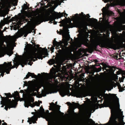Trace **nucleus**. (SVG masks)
<instances>
[{"label":"nucleus","instance_id":"f257e3e1","mask_svg":"<svg viewBox=\"0 0 125 125\" xmlns=\"http://www.w3.org/2000/svg\"><path fill=\"white\" fill-rule=\"evenodd\" d=\"M79 15L78 14H76L74 16L72 17L71 19L69 18L63 26V30H60L61 32H60L59 34L62 35L63 38L62 42H58L55 40V46L58 44L57 46H60L61 48V50L63 51H64L67 49V47L66 46L68 44L67 42L70 38L68 28L73 27V24L71 22V21H72L74 22L79 18Z\"/></svg>","mask_w":125,"mask_h":125},{"label":"nucleus","instance_id":"f03ea898","mask_svg":"<svg viewBox=\"0 0 125 125\" xmlns=\"http://www.w3.org/2000/svg\"><path fill=\"white\" fill-rule=\"evenodd\" d=\"M45 1L48 2L47 4L48 7H50L48 9L49 14L47 15L43 12L41 15L32 17V20L34 22L40 24L43 22L49 21V23H53L55 24V0H45Z\"/></svg>","mask_w":125,"mask_h":125},{"label":"nucleus","instance_id":"7ed1b4c3","mask_svg":"<svg viewBox=\"0 0 125 125\" xmlns=\"http://www.w3.org/2000/svg\"><path fill=\"white\" fill-rule=\"evenodd\" d=\"M50 65L54 64L53 66L50 70V72L49 73H43L46 74V78L48 80V82H46L45 83L44 82L41 83L40 87L46 86L48 87V89L51 91L52 92L55 93V59H51L50 60L47 62Z\"/></svg>","mask_w":125,"mask_h":125},{"label":"nucleus","instance_id":"20e7f679","mask_svg":"<svg viewBox=\"0 0 125 125\" xmlns=\"http://www.w3.org/2000/svg\"><path fill=\"white\" fill-rule=\"evenodd\" d=\"M111 105L112 108L111 117L110 120L111 122L115 125H118L119 124L116 121V119H118L122 125L124 123L125 124V123L123 122L122 118V116L124 117V116L123 115V112L121 111V110L119 108L118 99L113 101Z\"/></svg>","mask_w":125,"mask_h":125},{"label":"nucleus","instance_id":"39448f33","mask_svg":"<svg viewBox=\"0 0 125 125\" xmlns=\"http://www.w3.org/2000/svg\"><path fill=\"white\" fill-rule=\"evenodd\" d=\"M36 50L35 52L32 53H29L27 56L26 57L24 60H20L18 61H14V64L16 66V68L17 69L18 66L21 65L22 67H23L25 65H26L28 62L31 61L33 60V61H35V60L33 58H38L39 59H42L43 58H44L46 56H43L44 55L43 51H40L36 53Z\"/></svg>","mask_w":125,"mask_h":125},{"label":"nucleus","instance_id":"423d86ee","mask_svg":"<svg viewBox=\"0 0 125 125\" xmlns=\"http://www.w3.org/2000/svg\"><path fill=\"white\" fill-rule=\"evenodd\" d=\"M49 109L52 111L49 112L48 110H47L45 114L46 120L48 121V125H55V104L52 103L50 104Z\"/></svg>","mask_w":125,"mask_h":125},{"label":"nucleus","instance_id":"0eeeda50","mask_svg":"<svg viewBox=\"0 0 125 125\" xmlns=\"http://www.w3.org/2000/svg\"><path fill=\"white\" fill-rule=\"evenodd\" d=\"M34 102V99L33 97H30L25 102L24 105L26 107L28 108L29 106H30L33 108L36 105L39 106L40 105V103H38L37 101Z\"/></svg>","mask_w":125,"mask_h":125},{"label":"nucleus","instance_id":"6e6552de","mask_svg":"<svg viewBox=\"0 0 125 125\" xmlns=\"http://www.w3.org/2000/svg\"><path fill=\"white\" fill-rule=\"evenodd\" d=\"M8 100L4 103V105L5 106L4 108L7 111L8 110V108L10 109V108H15L17 104L16 103L14 99H13L11 100L10 99H9Z\"/></svg>","mask_w":125,"mask_h":125},{"label":"nucleus","instance_id":"1a4fd4ad","mask_svg":"<svg viewBox=\"0 0 125 125\" xmlns=\"http://www.w3.org/2000/svg\"><path fill=\"white\" fill-rule=\"evenodd\" d=\"M86 37V36H85L84 38H81L79 41L76 42L75 44V46L79 47H81L82 44L86 43L87 40Z\"/></svg>","mask_w":125,"mask_h":125},{"label":"nucleus","instance_id":"9d476101","mask_svg":"<svg viewBox=\"0 0 125 125\" xmlns=\"http://www.w3.org/2000/svg\"><path fill=\"white\" fill-rule=\"evenodd\" d=\"M103 13V16L104 19L105 20L106 22H107V21L105 18V17L106 15L108 16L109 15H113V12L110 11L106 9L104 7L102 9Z\"/></svg>","mask_w":125,"mask_h":125},{"label":"nucleus","instance_id":"9b49d317","mask_svg":"<svg viewBox=\"0 0 125 125\" xmlns=\"http://www.w3.org/2000/svg\"><path fill=\"white\" fill-rule=\"evenodd\" d=\"M11 68H7V67H2L0 68V73H1L0 76L3 77L4 75V73L6 72L7 74L10 73Z\"/></svg>","mask_w":125,"mask_h":125},{"label":"nucleus","instance_id":"f8f14e48","mask_svg":"<svg viewBox=\"0 0 125 125\" xmlns=\"http://www.w3.org/2000/svg\"><path fill=\"white\" fill-rule=\"evenodd\" d=\"M69 93V90L65 88H62L61 89L60 92V94L62 97L68 95Z\"/></svg>","mask_w":125,"mask_h":125},{"label":"nucleus","instance_id":"ddd939ff","mask_svg":"<svg viewBox=\"0 0 125 125\" xmlns=\"http://www.w3.org/2000/svg\"><path fill=\"white\" fill-rule=\"evenodd\" d=\"M4 94L6 96V97H2L1 96V95H0L1 98L2 99H4V100L3 101H4V103L7 101H9V99H9V98H11L13 96V95L11 94L10 93H5Z\"/></svg>","mask_w":125,"mask_h":125},{"label":"nucleus","instance_id":"4468645a","mask_svg":"<svg viewBox=\"0 0 125 125\" xmlns=\"http://www.w3.org/2000/svg\"><path fill=\"white\" fill-rule=\"evenodd\" d=\"M68 14L64 12L62 13H58L55 12V19H58L61 18L64 15V16L66 17L67 16Z\"/></svg>","mask_w":125,"mask_h":125},{"label":"nucleus","instance_id":"2eb2a0df","mask_svg":"<svg viewBox=\"0 0 125 125\" xmlns=\"http://www.w3.org/2000/svg\"><path fill=\"white\" fill-rule=\"evenodd\" d=\"M76 27L81 29L83 28L84 26L83 22L82 21H77L75 22Z\"/></svg>","mask_w":125,"mask_h":125},{"label":"nucleus","instance_id":"dca6fc26","mask_svg":"<svg viewBox=\"0 0 125 125\" xmlns=\"http://www.w3.org/2000/svg\"><path fill=\"white\" fill-rule=\"evenodd\" d=\"M11 62H10L8 63L7 64L6 62H4V63L5 64V65H4L3 67H7V68H11V69H13L15 68H16V66H15V64H14V65L12 66L11 64Z\"/></svg>","mask_w":125,"mask_h":125},{"label":"nucleus","instance_id":"f3484780","mask_svg":"<svg viewBox=\"0 0 125 125\" xmlns=\"http://www.w3.org/2000/svg\"><path fill=\"white\" fill-rule=\"evenodd\" d=\"M30 76H31L32 78H36L37 77V75L35 74L34 73L28 72L26 77H24V79H28Z\"/></svg>","mask_w":125,"mask_h":125},{"label":"nucleus","instance_id":"a211bd4d","mask_svg":"<svg viewBox=\"0 0 125 125\" xmlns=\"http://www.w3.org/2000/svg\"><path fill=\"white\" fill-rule=\"evenodd\" d=\"M57 102H55V117H56V112H60V106L59 105H57ZM56 121H55V123Z\"/></svg>","mask_w":125,"mask_h":125},{"label":"nucleus","instance_id":"6ab92c4d","mask_svg":"<svg viewBox=\"0 0 125 125\" xmlns=\"http://www.w3.org/2000/svg\"><path fill=\"white\" fill-rule=\"evenodd\" d=\"M121 73L122 77L121 78L119 77L120 82H123V80L125 78V71H122Z\"/></svg>","mask_w":125,"mask_h":125},{"label":"nucleus","instance_id":"aec40b11","mask_svg":"<svg viewBox=\"0 0 125 125\" xmlns=\"http://www.w3.org/2000/svg\"><path fill=\"white\" fill-rule=\"evenodd\" d=\"M72 103V104L70 103H69V104L70 105L72 106L73 107H74V108H76L79 105V104H78L75 103L74 102H73Z\"/></svg>","mask_w":125,"mask_h":125},{"label":"nucleus","instance_id":"412c9836","mask_svg":"<svg viewBox=\"0 0 125 125\" xmlns=\"http://www.w3.org/2000/svg\"><path fill=\"white\" fill-rule=\"evenodd\" d=\"M83 95L82 93L81 92H78L75 94V96L77 97H81Z\"/></svg>","mask_w":125,"mask_h":125},{"label":"nucleus","instance_id":"4be33fe9","mask_svg":"<svg viewBox=\"0 0 125 125\" xmlns=\"http://www.w3.org/2000/svg\"><path fill=\"white\" fill-rule=\"evenodd\" d=\"M93 110H94L93 112L95 110L94 109V106H91L89 107L87 111L89 113H91Z\"/></svg>","mask_w":125,"mask_h":125},{"label":"nucleus","instance_id":"5701e85b","mask_svg":"<svg viewBox=\"0 0 125 125\" xmlns=\"http://www.w3.org/2000/svg\"><path fill=\"white\" fill-rule=\"evenodd\" d=\"M53 46L52 45L51 47L50 48L51 51L52 52H54V47H55V39H54L53 41Z\"/></svg>","mask_w":125,"mask_h":125},{"label":"nucleus","instance_id":"b1692460","mask_svg":"<svg viewBox=\"0 0 125 125\" xmlns=\"http://www.w3.org/2000/svg\"><path fill=\"white\" fill-rule=\"evenodd\" d=\"M80 14L81 17L83 18H85L87 17V18H89L90 17V16L88 14H87L88 16H87L86 15L83 14V12H81Z\"/></svg>","mask_w":125,"mask_h":125},{"label":"nucleus","instance_id":"393cba45","mask_svg":"<svg viewBox=\"0 0 125 125\" xmlns=\"http://www.w3.org/2000/svg\"><path fill=\"white\" fill-rule=\"evenodd\" d=\"M118 79V77L116 75H114L112 76L111 77V80L116 81Z\"/></svg>","mask_w":125,"mask_h":125},{"label":"nucleus","instance_id":"a878e982","mask_svg":"<svg viewBox=\"0 0 125 125\" xmlns=\"http://www.w3.org/2000/svg\"><path fill=\"white\" fill-rule=\"evenodd\" d=\"M12 95H13V96L12 97H13L14 99H15V97H16L17 96L20 97L19 93L17 91H16V92H15L14 94Z\"/></svg>","mask_w":125,"mask_h":125},{"label":"nucleus","instance_id":"bb28decb","mask_svg":"<svg viewBox=\"0 0 125 125\" xmlns=\"http://www.w3.org/2000/svg\"><path fill=\"white\" fill-rule=\"evenodd\" d=\"M29 6H28L26 4H24V6L22 7V9L24 10H26L29 8Z\"/></svg>","mask_w":125,"mask_h":125},{"label":"nucleus","instance_id":"cd10ccee","mask_svg":"<svg viewBox=\"0 0 125 125\" xmlns=\"http://www.w3.org/2000/svg\"><path fill=\"white\" fill-rule=\"evenodd\" d=\"M7 52V55L9 56H11L13 53V52L11 50L8 51Z\"/></svg>","mask_w":125,"mask_h":125},{"label":"nucleus","instance_id":"c85d7f7f","mask_svg":"<svg viewBox=\"0 0 125 125\" xmlns=\"http://www.w3.org/2000/svg\"><path fill=\"white\" fill-rule=\"evenodd\" d=\"M41 1V2H42L43 3H42L41 2H39L38 3H37V5L38 6L39 5V4H40L42 6H43L44 5H45V3L44 2H43V0H42Z\"/></svg>","mask_w":125,"mask_h":125},{"label":"nucleus","instance_id":"c756f323","mask_svg":"<svg viewBox=\"0 0 125 125\" xmlns=\"http://www.w3.org/2000/svg\"><path fill=\"white\" fill-rule=\"evenodd\" d=\"M17 19L16 17H13L10 20V22H12L13 21L16 20Z\"/></svg>","mask_w":125,"mask_h":125},{"label":"nucleus","instance_id":"7c9ffc66","mask_svg":"<svg viewBox=\"0 0 125 125\" xmlns=\"http://www.w3.org/2000/svg\"><path fill=\"white\" fill-rule=\"evenodd\" d=\"M35 46L37 48H39V49L40 50H43L44 48H42L41 47H40V45L38 44H36L35 45Z\"/></svg>","mask_w":125,"mask_h":125},{"label":"nucleus","instance_id":"2f4dec72","mask_svg":"<svg viewBox=\"0 0 125 125\" xmlns=\"http://www.w3.org/2000/svg\"><path fill=\"white\" fill-rule=\"evenodd\" d=\"M98 45V43L97 42H95L93 44V45L94 48H95Z\"/></svg>","mask_w":125,"mask_h":125},{"label":"nucleus","instance_id":"473e14b6","mask_svg":"<svg viewBox=\"0 0 125 125\" xmlns=\"http://www.w3.org/2000/svg\"><path fill=\"white\" fill-rule=\"evenodd\" d=\"M23 35H24V34H23L21 32H20L18 33V37H21Z\"/></svg>","mask_w":125,"mask_h":125},{"label":"nucleus","instance_id":"72a5a7b5","mask_svg":"<svg viewBox=\"0 0 125 125\" xmlns=\"http://www.w3.org/2000/svg\"><path fill=\"white\" fill-rule=\"evenodd\" d=\"M119 92H122L124 91V89L122 87H120L119 86Z\"/></svg>","mask_w":125,"mask_h":125},{"label":"nucleus","instance_id":"f704fd0d","mask_svg":"<svg viewBox=\"0 0 125 125\" xmlns=\"http://www.w3.org/2000/svg\"><path fill=\"white\" fill-rule=\"evenodd\" d=\"M37 119H38V118L36 116H34L32 118V120H35V121H37Z\"/></svg>","mask_w":125,"mask_h":125},{"label":"nucleus","instance_id":"c9c22d12","mask_svg":"<svg viewBox=\"0 0 125 125\" xmlns=\"http://www.w3.org/2000/svg\"><path fill=\"white\" fill-rule=\"evenodd\" d=\"M101 70V69L100 68L96 69V72H99Z\"/></svg>","mask_w":125,"mask_h":125},{"label":"nucleus","instance_id":"e433bc0d","mask_svg":"<svg viewBox=\"0 0 125 125\" xmlns=\"http://www.w3.org/2000/svg\"><path fill=\"white\" fill-rule=\"evenodd\" d=\"M24 34V37H26V36L27 35L28 33H27V32H26L24 33L23 34Z\"/></svg>","mask_w":125,"mask_h":125},{"label":"nucleus","instance_id":"4c0bfd02","mask_svg":"<svg viewBox=\"0 0 125 125\" xmlns=\"http://www.w3.org/2000/svg\"><path fill=\"white\" fill-rule=\"evenodd\" d=\"M32 32V31L31 30H29L27 31V32H27V33H31V32Z\"/></svg>","mask_w":125,"mask_h":125},{"label":"nucleus","instance_id":"58836bf2","mask_svg":"<svg viewBox=\"0 0 125 125\" xmlns=\"http://www.w3.org/2000/svg\"><path fill=\"white\" fill-rule=\"evenodd\" d=\"M41 112L43 113H45L44 109H43V108H42L41 110Z\"/></svg>","mask_w":125,"mask_h":125},{"label":"nucleus","instance_id":"ea45409f","mask_svg":"<svg viewBox=\"0 0 125 125\" xmlns=\"http://www.w3.org/2000/svg\"><path fill=\"white\" fill-rule=\"evenodd\" d=\"M24 85H25L26 86H27L28 84L27 82H24Z\"/></svg>","mask_w":125,"mask_h":125},{"label":"nucleus","instance_id":"a19ab883","mask_svg":"<svg viewBox=\"0 0 125 125\" xmlns=\"http://www.w3.org/2000/svg\"><path fill=\"white\" fill-rule=\"evenodd\" d=\"M111 0H105L104 1L106 3L108 2H109Z\"/></svg>","mask_w":125,"mask_h":125},{"label":"nucleus","instance_id":"79ce46f5","mask_svg":"<svg viewBox=\"0 0 125 125\" xmlns=\"http://www.w3.org/2000/svg\"><path fill=\"white\" fill-rule=\"evenodd\" d=\"M2 125H7V124L5 122H4V123L2 124Z\"/></svg>","mask_w":125,"mask_h":125},{"label":"nucleus","instance_id":"37998d69","mask_svg":"<svg viewBox=\"0 0 125 125\" xmlns=\"http://www.w3.org/2000/svg\"><path fill=\"white\" fill-rule=\"evenodd\" d=\"M34 124L35 123H36V121H35L34 120V121H33L32 122Z\"/></svg>","mask_w":125,"mask_h":125},{"label":"nucleus","instance_id":"c03bdc74","mask_svg":"<svg viewBox=\"0 0 125 125\" xmlns=\"http://www.w3.org/2000/svg\"><path fill=\"white\" fill-rule=\"evenodd\" d=\"M55 93H56L57 92H56V85L55 84Z\"/></svg>","mask_w":125,"mask_h":125},{"label":"nucleus","instance_id":"a18cd8bd","mask_svg":"<svg viewBox=\"0 0 125 125\" xmlns=\"http://www.w3.org/2000/svg\"><path fill=\"white\" fill-rule=\"evenodd\" d=\"M3 105H2L1 106V107H4V101H3Z\"/></svg>","mask_w":125,"mask_h":125},{"label":"nucleus","instance_id":"49530a36","mask_svg":"<svg viewBox=\"0 0 125 125\" xmlns=\"http://www.w3.org/2000/svg\"><path fill=\"white\" fill-rule=\"evenodd\" d=\"M1 120L0 119V125H1Z\"/></svg>","mask_w":125,"mask_h":125},{"label":"nucleus","instance_id":"de8ad7c7","mask_svg":"<svg viewBox=\"0 0 125 125\" xmlns=\"http://www.w3.org/2000/svg\"><path fill=\"white\" fill-rule=\"evenodd\" d=\"M28 64H29V65H32V64H30V62H29L28 63Z\"/></svg>","mask_w":125,"mask_h":125},{"label":"nucleus","instance_id":"09e8293b","mask_svg":"<svg viewBox=\"0 0 125 125\" xmlns=\"http://www.w3.org/2000/svg\"><path fill=\"white\" fill-rule=\"evenodd\" d=\"M95 62H98V61L97 60H95Z\"/></svg>","mask_w":125,"mask_h":125},{"label":"nucleus","instance_id":"8fccbe9b","mask_svg":"<svg viewBox=\"0 0 125 125\" xmlns=\"http://www.w3.org/2000/svg\"><path fill=\"white\" fill-rule=\"evenodd\" d=\"M0 65L2 67H3V66H4V65L3 64H1Z\"/></svg>","mask_w":125,"mask_h":125},{"label":"nucleus","instance_id":"3c124183","mask_svg":"<svg viewBox=\"0 0 125 125\" xmlns=\"http://www.w3.org/2000/svg\"><path fill=\"white\" fill-rule=\"evenodd\" d=\"M38 75H40V76H41V74H40V73H38Z\"/></svg>","mask_w":125,"mask_h":125},{"label":"nucleus","instance_id":"603ef678","mask_svg":"<svg viewBox=\"0 0 125 125\" xmlns=\"http://www.w3.org/2000/svg\"><path fill=\"white\" fill-rule=\"evenodd\" d=\"M14 30H16V28H14Z\"/></svg>","mask_w":125,"mask_h":125},{"label":"nucleus","instance_id":"864d4df0","mask_svg":"<svg viewBox=\"0 0 125 125\" xmlns=\"http://www.w3.org/2000/svg\"><path fill=\"white\" fill-rule=\"evenodd\" d=\"M104 68H106L107 67L106 66H104Z\"/></svg>","mask_w":125,"mask_h":125},{"label":"nucleus","instance_id":"5fc2aeb1","mask_svg":"<svg viewBox=\"0 0 125 125\" xmlns=\"http://www.w3.org/2000/svg\"><path fill=\"white\" fill-rule=\"evenodd\" d=\"M40 103H42V102L41 101H40Z\"/></svg>","mask_w":125,"mask_h":125},{"label":"nucleus","instance_id":"6e6d98bb","mask_svg":"<svg viewBox=\"0 0 125 125\" xmlns=\"http://www.w3.org/2000/svg\"><path fill=\"white\" fill-rule=\"evenodd\" d=\"M57 22H56L55 21V24H57Z\"/></svg>","mask_w":125,"mask_h":125},{"label":"nucleus","instance_id":"4d7b16f0","mask_svg":"<svg viewBox=\"0 0 125 125\" xmlns=\"http://www.w3.org/2000/svg\"><path fill=\"white\" fill-rule=\"evenodd\" d=\"M34 114V112H32V114Z\"/></svg>","mask_w":125,"mask_h":125},{"label":"nucleus","instance_id":"13d9d810","mask_svg":"<svg viewBox=\"0 0 125 125\" xmlns=\"http://www.w3.org/2000/svg\"><path fill=\"white\" fill-rule=\"evenodd\" d=\"M2 122H4V120H3L2 121Z\"/></svg>","mask_w":125,"mask_h":125},{"label":"nucleus","instance_id":"bf43d9fd","mask_svg":"<svg viewBox=\"0 0 125 125\" xmlns=\"http://www.w3.org/2000/svg\"><path fill=\"white\" fill-rule=\"evenodd\" d=\"M103 41H104V42H105V41L104 40H103Z\"/></svg>","mask_w":125,"mask_h":125},{"label":"nucleus","instance_id":"052dcab7","mask_svg":"<svg viewBox=\"0 0 125 125\" xmlns=\"http://www.w3.org/2000/svg\"><path fill=\"white\" fill-rule=\"evenodd\" d=\"M46 51L47 52V49H46Z\"/></svg>","mask_w":125,"mask_h":125},{"label":"nucleus","instance_id":"680f3d73","mask_svg":"<svg viewBox=\"0 0 125 125\" xmlns=\"http://www.w3.org/2000/svg\"><path fill=\"white\" fill-rule=\"evenodd\" d=\"M21 91H22V92H23V91L22 90H21Z\"/></svg>","mask_w":125,"mask_h":125},{"label":"nucleus","instance_id":"e2e57ef3","mask_svg":"<svg viewBox=\"0 0 125 125\" xmlns=\"http://www.w3.org/2000/svg\"><path fill=\"white\" fill-rule=\"evenodd\" d=\"M53 57H55V56H54V55H53Z\"/></svg>","mask_w":125,"mask_h":125},{"label":"nucleus","instance_id":"0e129e2a","mask_svg":"<svg viewBox=\"0 0 125 125\" xmlns=\"http://www.w3.org/2000/svg\"><path fill=\"white\" fill-rule=\"evenodd\" d=\"M31 124V123H30V124Z\"/></svg>","mask_w":125,"mask_h":125},{"label":"nucleus","instance_id":"69168bd1","mask_svg":"<svg viewBox=\"0 0 125 125\" xmlns=\"http://www.w3.org/2000/svg\"><path fill=\"white\" fill-rule=\"evenodd\" d=\"M30 17H31V18H32V17L31 16H30Z\"/></svg>","mask_w":125,"mask_h":125},{"label":"nucleus","instance_id":"338daca9","mask_svg":"<svg viewBox=\"0 0 125 125\" xmlns=\"http://www.w3.org/2000/svg\"><path fill=\"white\" fill-rule=\"evenodd\" d=\"M55 67H56V66L55 65Z\"/></svg>","mask_w":125,"mask_h":125},{"label":"nucleus","instance_id":"774afa93","mask_svg":"<svg viewBox=\"0 0 125 125\" xmlns=\"http://www.w3.org/2000/svg\"><path fill=\"white\" fill-rule=\"evenodd\" d=\"M39 34H41V33H39Z\"/></svg>","mask_w":125,"mask_h":125}]
</instances>
